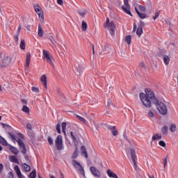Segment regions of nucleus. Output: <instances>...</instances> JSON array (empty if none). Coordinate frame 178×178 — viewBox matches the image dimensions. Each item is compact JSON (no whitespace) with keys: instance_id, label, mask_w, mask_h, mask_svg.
I'll use <instances>...</instances> for the list:
<instances>
[{"instance_id":"nucleus-1","label":"nucleus","mask_w":178,"mask_h":178,"mask_svg":"<svg viewBox=\"0 0 178 178\" xmlns=\"http://www.w3.org/2000/svg\"><path fill=\"white\" fill-rule=\"evenodd\" d=\"M139 97L143 105H144L145 108H151V101L154 104V102L158 99L155 97L154 91L149 88L145 89V94L144 92H140Z\"/></svg>"},{"instance_id":"nucleus-2","label":"nucleus","mask_w":178,"mask_h":178,"mask_svg":"<svg viewBox=\"0 0 178 178\" xmlns=\"http://www.w3.org/2000/svg\"><path fill=\"white\" fill-rule=\"evenodd\" d=\"M9 137H10L12 141L15 143V141L17 142L18 145H19L20 151L24 155L27 154V149L26 148V145L24 142L22 140V139L16 138V136L14 135L13 132H8Z\"/></svg>"},{"instance_id":"nucleus-3","label":"nucleus","mask_w":178,"mask_h":178,"mask_svg":"<svg viewBox=\"0 0 178 178\" xmlns=\"http://www.w3.org/2000/svg\"><path fill=\"white\" fill-rule=\"evenodd\" d=\"M153 104L156 105V108L161 115H168V107L166 106V104L162 102H159L158 99Z\"/></svg>"},{"instance_id":"nucleus-4","label":"nucleus","mask_w":178,"mask_h":178,"mask_svg":"<svg viewBox=\"0 0 178 178\" xmlns=\"http://www.w3.org/2000/svg\"><path fill=\"white\" fill-rule=\"evenodd\" d=\"M33 8L35 12L38 15L41 23H44V13L42 12V8H41L38 4H34Z\"/></svg>"},{"instance_id":"nucleus-5","label":"nucleus","mask_w":178,"mask_h":178,"mask_svg":"<svg viewBox=\"0 0 178 178\" xmlns=\"http://www.w3.org/2000/svg\"><path fill=\"white\" fill-rule=\"evenodd\" d=\"M56 147L58 149V151H62L63 149V139L62 138L61 135H58L55 140Z\"/></svg>"},{"instance_id":"nucleus-6","label":"nucleus","mask_w":178,"mask_h":178,"mask_svg":"<svg viewBox=\"0 0 178 178\" xmlns=\"http://www.w3.org/2000/svg\"><path fill=\"white\" fill-rule=\"evenodd\" d=\"M72 165L74 168H75V169H76V170L80 172L81 175H84V168H83V166H81L80 163L76 160H72Z\"/></svg>"},{"instance_id":"nucleus-7","label":"nucleus","mask_w":178,"mask_h":178,"mask_svg":"<svg viewBox=\"0 0 178 178\" xmlns=\"http://www.w3.org/2000/svg\"><path fill=\"white\" fill-rule=\"evenodd\" d=\"M10 63H12V58L6 56L2 60V62L0 63V66L1 67H6L9 66Z\"/></svg>"},{"instance_id":"nucleus-8","label":"nucleus","mask_w":178,"mask_h":178,"mask_svg":"<svg viewBox=\"0 0 178 178\" xmlns=\"http://www.w3.org/2000/svg\"><path fill=\"white\" fill-rule=\"evenodd\" d=\"M43 57L47 60V62L54 66V63L52 62V56L49 55V51L43 49Z\"/></svg>"},{"instance_id":"nucleus-9","label":"nucleus","mask_w":178,"mask_h":178,"mask_svg":"<svg viewBox=\"0 0 178 178\" xmlns=\"http://www.w3.org/2000/svg\"><path fill=\"white\" fill-rule=\"evenodd\" d=\"M106 29L109 30L111 35H115V30H116V24L115 22H111L108 25Z\"/></svg>"},{"instance_id":"nucleus-10","label":"nucleus","mask_w":178,"mask_h":178,"mask_svg":"<svg viewBox=\"0 0 178 178\" xmlns=\"http://www.w3.org/2000/svg\"><path fill=\"white\" fill-rule=\"evenodd\" d=\"M90 170L95 177H101V172H99V170L97 169L95 166H91Z\"/></svg>"},{"instance_id":"nucleus-11","label":"nucleus","mask_w":178,"mask_h":178,"mask_svg":"<svg viewBox=\"0 0 178 178\" xmlns=\"http://www.w3.org/2000/svg\"><path fill=\"white\" fill-rule=\"evenodd\" d=\"M130 152H131V158L132 159L135 168H137V163L136 162V159H137V156L136 155V150L134 149H131Z\"/></svg>"},{"instance_id":"nucleus-12","label":"nucleus","mask_w":178,"mask_h":178,"mask_svg":"<svg viewBox=\"0 0 178 178\" xmlns=\"http://www.w3.org/2000/svg\"><path fill=\"white\" fill-rule=\"evenodd\" d=\"M108 130H111L113 136H118L119 134V132L118 131V128H116V126H107Z\"/></svg>"},{"instance_id":"nucleus-13","label":"nucleus","mask_w":178,"mask_h":178,"mask_svg":"<svg viewBox=\"0 0 178 178\" xmlns=\"http://www.w3.org/2000/svg\"><path fill=\"white\" fill-rule=\"evenodd\" d=\"M83 70H84V68L81 65H75V73L77 76H80L83 73Z\"/></svg>"},{"instance_id":"nucleus-14","label":"nucleus","mask_w":178,"mask_h":178,"mask_svg":"<svg viewBox=\"0 0 178 178\" xmlns=\"http://www.w3.org/2000/svg\"><path fill=\"white\" fill-rule=\"evenodd\" d=\"M126 7L124 6H122V9L124 10V12L125 13H127V15H129V16H133V15H131V11H130V4L128 5H125Z\"/></svg>"},{"instance_id":"nucleus-15","label":"nucleus","mask_w":178,"mask_h":178,"mask_svg":"<svg viewBox=\"0 0 178 178\" xmlns=\"http://www.w3.org/2000/svg\"><path fill=\"white\" fill-rule=\"evenodd\" d=\"M81 152L82 156H85L86 159L88 158V153H87V148H86V146H81Z\"/></svg>"},{"instance_id":"nucleus-16","label":"nucleus","mask_w":178,"mask_h":178,"mask_svg":"<svg viewBox=\"0 0 178 178\" xmlns=\"http://www.w3.org/2000/svg\"><path fill=\"white\" fill-rule=\"evenodd\" d=\"M14 170L19 178H23V175H22V171H20V168H19V165H15L14 168Z\"/></svg>"},{"instance_id":"nucleus-17","label":"nucleus","mask_w":178,"mask_h":178,"mask_svg":"<svg viewBox=\"0 0 178 178\" xmlns=\"http://www.w3.org/2000/svg\"><path fill=\"white\" fill-rule=\"evenodd\" d=\"M135 11L140 19H145V17H147V14L138 11V8H137V7L135 8Z\"/></svg>"},{"instance_id":"nucleus-18","label":"nucleus","mask_w":178,"mask_h":178,"mask_svg":"<svg viewBox=\"0 0 178 178\" xmlns=\"http://www.w3.org/2000/svg\"><path fill=\"white\" fill-rule=\"evenodd\" d=\"M9 149L13 152V154H15V155H17L19 154V151L17 149V147H13L11 145H8Z\"/></svg>"},{"instance_id":"nucleus-19","label":"nucleus","mask_w":178,"mask_h":178,"mask_svg":"<svg viewBox=\"0 0 178 178\" xmlns=\"http://www.w3.org/2000/svg\"><path fill=\"white\" fill-rule=\"evenodd\" d=\"M70 136H71V138H72V140H74V145H76V144H77V134L76 132H73V131H70Z\"/></svg>"},{"instance_id":"nucleus-20","label":"nucleus","mask_w":178,"mask_h":178,"mask_svg":"<svg viewBox=\"0 0 178 178\" xmlns=\"http://www.w3.org/2000/svg\"><path fill=\"white\" fill-rule=\"evenodd\" d=\"M75 151L72 154V159H76L77 158V156H79V147L77 146V144L75 143Z\"/></svg>"},{"instance_id":"nucleus-21","label":"nucleus","mask_w":178,"mask_h":178,"mask_svg":"<svg viewBox=\"0 0 178 178\" xmlns=\"http://www.w3.org/2000/svg\"><path fill=\"white\" fill-rule=\"evenodd\" d=\"M27 134H28L29 137H30L31 140L32 142L35 141V134H34V131H27Z\"/></svg>"},{"instance_id":"nucleus-22","label":"nucleus","mask_w":178,"mask_h":178,"mask_svg":"<svg viewBox=\"0 0 178 178\" xmlns=\"http://www.w3.org/2000/svg\"><path fill=\"white\" fill-rule=\"evenodd\" d=\"M30 60H31V54L30 53H27L26 59V67H29V66H30Z\"/></svg>"},{"instance_id":"nucleus-23","label":"nucleus","mask_w":178,"mask_h":178,"mask_svg":"<svg viewBox=\"0 0 178 178\" xmlns=\"http://www.w3.org/2000/svg\"><path fill=\"white\" fill-rule=\"evenodd\" d=\"M107 175L109 177H113V178H119V177H118V175H116L115 172H113L112 170H107Z\"/></svg>"},{"instance_id":"nucleus-24","label":"nucleus","mask_w":178,"mask_h":178,"mask_svg":"<svg viewBox=\"0 0 178 178\" xmlns=\"http://www.w3.org/2000/svg\"><path fill=\"white\" fill-rule=\"evenodd\" d=\"M10 162H13L14 163H17L19 165V159L16 156H10Z\"/></svg>"},{"instance_id":"nucleus-25","label":"nucleus","mask_w":178,"mask_h":178,"mask_svg":"<svg viewBox=\"0 0 178 178\" xmlns=\"http://www.w3.org/2000/svg\"><path fill=\"white\" fill-rule=\"evenodd\" d=\"M38 34L40 37H43L44 35V29H42V27H41V25H38Z\"/></svg>"},{"instance_id":"nucleus-26","label":"nucleus","mask_w":178,"mask_h":178,"mask_svg":"<svg viewBox=\"0 0 178 178\" xmlns=\"http://www.w3.org/2000/svg\"><path fill=\"white\" fill-rule=\"evenodd\" d=\"M19 47H20L21 49H23V50L26 49V40H24V39H22L21 40Z\"/></svg>"},{"instance_id":"nucleus-27","label":"nucleus","mask_w":178,"mask_h":178,"mask_svg":"<svg viewBox=\"0 0 178 178\" xmlns=\"http://www.w3.org/2000/svg\"><path fill=\"white\" fill-rule=\"evenodd\" d=\"M22 168H24L25 172H30V170H31L30 165H27V163H23Z\"/></svg>"},{"instance_id":"nucleus-28","label":"nucleus","mask_w":178,"mask_h":178,"mask_svg":"<svg viewBox=\"0 0 178 178\" xmlns=\"http://www.w3.org/2000/svg\"><path fill=\"white\" fill-rule=\"evenodd\" d=\"M136 34L139 36L141 35V34H143V27H141V25L138 26Z\"/></svg>"},{"instance_id":"nucleus-29","label":"nucleus","mask_w":178,"mask_h":178,"mask_svg":"<svg viewBox=\"0 0 178 178\" xmlns=\"http://www.w3.org/2000/svg\"><path fill=\"white\" fill-rule=\"evenodd\" d=\"M163 61H164L165 65H169V62H170V58H169L168 56L165 55L163 56Z\"/></svg>"},{"instance_id":"nucleus-30","label":"nucleus","mask_w":178,"mask_h":178,"mask_svg":"<svg viewBox=\"0 0 178 178\" xmlns=\"http://www.w3.org/2000/svg\"><path fill=\"white\" fill-rule=\"evenodd\" d=\"M168 130H169V128H168V126L165 125L161 129V132L163 133V134L166 135L168 134Z\"/></svg>"},{"instance_id":"nucleus-31","label":"nucleus","mask_w":178,"mask_h":178,"mask_svg":"<svg viewBox=\"0 0 178 178\" xmlns=\"http://www.w3.org/2000/svg\"><path fill=\"white\" fill-rule=\"evenodd\" d=\"M111 106H113V103L112 102V100L111 99H108L107 101V104L106 105L107 109L111 108Z\"/></svg>"},{"instance_id":"nucleus-32","label":"nucleus","mask_w":178,"mask_h":178,"mask_svg":"<svg viewBox=\"0 0 178 178\" xmlns=\"http://www.w3.org/2000/svg\"><path fill=\"white\" fill-rule=\"evenodd\" d=\"M29 178H36L37 177V172L35 170H33L29 176Z\"/></svg>"},{"instance_id":"nucleus-33","label":"nucleus","mask_w":178,"mask_h":178,"mask_svg":"<svg viewBox=\"0 0 178 178\" xmlns=\"http://www.w3.org/2000/svg\"><path fill=\"white\" fill-rule=\"evenodd\" d=\"M81 27L83 31H87V22H86V21H82Z\"/></svg>"},{"instance_id":"nucleus-34","label":"nucleus","mask_w":178,"mask_h":178,"mask_svg":"<svg viewBox=\"0 0 178 178\" xmlns=\"http://www.w3.org/2000/svg\"><path fill=\"white\" fill-rule=\"evenodd\" d=\"M125 41L129 45H130V44H131V35L126 36Z\"/></svg>"},{"instance_id":"nucleus-35","label":"nucleus","mask_w":178,"mask_h":178,"mask_svg":"<svg viewBox=\"0 0 178 178\" xmlns=\"http://www.w3.org/2000/svg\"><path fill=\"white\" fill-rule=\"evenodd\" d=\"M62 130L63 133H64V136L66 137V122L62 123Z\"/></svg>"},{"instance_id":"nucleus-36","label":"nucleus","mask_w":178,"mask_h":178,"mask_svg":"<svg viewBox=\"0 0 178 178\" xmlns=\"http://www.w3.org/2000/svg\"><path fill=\"white\" fill-rule=\"evenodd\" d=\"M22 111L25 112V113H29L30 112V108L27 106H23Z\"/></svg>"},{"instance_id":"nucleus-37","label":"nucleus","mask_w":178,"mask_h":178,"mask_svg":"<svg viewBox=\"0 0 178 178\" xmlns=\"http://www.w3.org/2000/svg\"><path fill=\"white\" fill-rule=\"evenodd\" d=\"M77 118H78L79 120H80V122H82V123H84L85 124H87V120H86L84 119V118H83L81 116H79V115H77Z\"/></svg>"},{"instance_id":"nucleus-38","label":"nucleus","mask_w":178,"mask_h":178,"mask_svg":"<svg viewBox=\"0 0 178 178\" xmlns=\"http://www.w3.org/2000/svg\"><path fill=\"white\" fill-rule=\"evenodd\" d=\"M40 80L42 81V83H47V75L45 74H43L41 78H40Z\"/></svg>"},{"instance_id":"nucleus-39","label":"nucleus","mask_w":178,"mask_h":178,"mask_svg":"<svg viewBox=\"0 0 178 178\" xmlns=\"http://www.w3.org/2000/svg\"><path fill=\"white\" fill-rule=\"evenodd\" d=\"M170 130L172 131V133L176 131V124H172L170 127Z\"/></svg>"},{"instance_id":"nucleus-40","label":"nucleus","mask_w":178,"mask_h":178,"mask_svg":"<svg viewBox=\"0 0 178 178\" xmlns=\"http://www.w3.org/2000/svg\"><path fill=\"white\" fill-rule=\"evenodd\" d=\"M56 130L57 131V133H58V134H60L62 133V131H60V124H57L56 127Z\"/></svg>"},{"instance_id":"nucleus-41","label":"nucleus","mask_w":178,"mask_h":178,"mask_svg":"<svg viewBox=\"0 0 178 178\" xmlns=\"http://www.w3.org/2000/svg\"><path fill=\"white\" fill-rule=\"evenodd\" d=\"M47 141L49 145H54V140H52V138H51V136H48Z\"/></svg>"},{"instance_id":"nucleus-42","label":"nucleus","mask_w":178,"mask_h":178,"mask_svg":"<svg viewBox=\"0 0 178 178\" xmlns=\"http://www.w3.org/2000/svg\"><path fill=\"white\" fill-rule=\"evenodd\" d=\"M168 159H169V156H166L165 158L164 159H163L164 168L166 167V165L168 163Z\"/></svg>"},{"instance_id":"nucleus-43","label":"nucleus","mask_w":178,"mask_h":178,"mask_svg":"<svg viewBox=\"0 0 178 178\" xmlns=\"http://www.w3.org/2000/svg\"><path fill=\"white\" fill-rule=\"evenodd\" d=\"M26 129L28 130H30V131H31V130H33V125L30 122H28L26 124Z\"/></svg>"},{"instance_id":"nucleus-44","label":"nucleus","mask_w":178,"mask_h":178,"mask_svg":"<svg viewBox=\"0 0 178 178\" xmlns=\"http://www.w3.org/2000/svg\"><path fill=\"white\" fill-rule=\"evenodd\" d=\"M159 145L161 146V147H163V148H165V147H166V143H165V141L163 140H160L159 142Z\"/></svg>"},{"instance_id":"nucleus-45","label":"nucleus","mask_w":178,"mask_h":178,"mask_svg":"<svg viewBox=\"0 0 178 178\" xmlns=\"http://www.w3.org/2000/svg\"><path fill=\"white\" fill-rule=\"evenodd\" d=\"M158 136H159V134H154L152 136V141H155V140H159V139H158Z\"/></svg>"},{"instance_id":"nucleus-46","label":"nucleus","mask_w":178,"mask_h":178,"mask_svg":"<svg viewBox=\"0 0 178 178\" xmlns=\"http://www.w3.org/2000/svg\"><path fill=\"white\" fill-rule=\"evenodd\" d=\"M58 92L60 97H62L63 101H66V97H65V95H63V93H62L60 92V90H58Z\"/></svg>"},{"instance_id":"nucleus-47","label":"nucleus","mask_w":178,"mask_h":178,"mask_svg":"<svg viewBox=\"0 0 178 178\" xmlns=\"http://www.w3.org/2000/svg\"><path fill=\"white\" fill-rule=\"evenodd\" d=\"M0 144H2L3 145H8L9 147V144H8V141L5 140V138H3V140H1V143Z\"/></svg>"},{"instance_id":"nucleus-48","label":"nucleus","mask_w":178,"mask_h":178,"mask_svg":"<svg viewBox=\"0 0 178 178\" xmlns=\"http://www.w3.org/2000/svg\"><path fill=\"white\" fill-rule=\"evenodd\" d=\"M109 18H106V22L104 24V27L106 29L108 27V24H109Z\"/></svg>"},{"instance_id":"nucleus-49","label":"nucleus","mask_w":178,"mask_h":178,"mask_svg":"<svg viewBox=\"0 0 178 178\" xmlns=\"http://www.w3.org/2000/svg\"><path fill=\"white\" fill-rule=\"evenodd\" d=\"M8 178H15V175H13V172L12 171H10L8 173Z\"/></svg>"},{"instance_id":"nucleus-50","label":"nucleus","mask_w":178,"mask_h":178,"mask_svg":"<svg viewBox=\"0 0 178 178\" xmlns=\"http://www.w3.org/2000/svg\"><path fill=\"white\" fill-rule=\"evenodd\" d=\"M78 13L79 15H80V16H81V17H84V16H86L87 13L86 11L81 12L79 10L78 11Z\"/></svg>"},{"instance_id":"nucleus-51","label":"nucleus","mask_w":178,"mask_h":178,"mask_svg":"<svg viewBox=\"0 0 178 178\" xmlns=\"http://www.w3.org/2000/svg\"><path fill=\"white\" fill-rule=\"evenodd\" d=\"M138 8L140 9V12H145V6L139 5Z\"/></svg>"},{"instance_id":"nucleus-52","label":"nucleus","mask_w":178,"mask_h":178,"mask_svg":"<svg viewBox=\"0 0 178 178\" xmlns=\"http://www.w3.org/2000/svg\"><path fill=\"white\" fill-rule=\"evenodd\" d=\"M14 40L17 44H19V33L14 36Z\"/></svg>"},{"instance_id":"nucleus-53","label":"nucleus","mask_w":178,"mask_h":178,"mask_svg":"<svg viewBox=\"0 0 178 178\" xmlns=\"http://www.w3.org/2000/svg\"><path fill=\"white\" fill-rule=\"evenodd\" d=\"M158 17H159V11L156 12L155 16L153 17V19H154V20H155V19H158Z\"/></svg>"},{"instance_id":"nucleus-54","label":"nucleus","mask_w":178,"mask_h":178,"mask_svg":"<svg viewBox=\"0 0 178 178\" xmlns=\"http://www.w3.org/2000/svg\"><path fill=\"white\" fill-rule=\"evenodd\" d=\"M32 91L33 92H39L40 90L38 88L32 87Z\"/></svg>"},{"instance_id":"nucleus-55","label":"nucleus","mask_w":178,"mask_h":178,"mask_svg":"<svg viewBox=\"0 0 178 178\" xmlns=\"http://www.w3.org/2000/svg\"><path fill=\"white\" fill-rule=\"evenodd\" d=\"M148 116H149V118H154V117L155 116V114H154V112L149 111V112L148 113Z\"/></svg>"},{"instance_id":"nucleus-56","label":"nucleus","mask_w":178,"mask_h":178,"mask_svg":"<svg viewBox=\"0 0 178 178\" xmlns=\"http://www.w3.org/2000/svg\"><path fill=\"white\" fill-rule=\"evenodd\" d=\"M2 172H3V164L0 163V174H2Z\"/></svg>"},{"instance_id":"nucleus-57","label":"nucleus","mask_w":178,"mask_h":178,"mask_svg":"<svg viewBox=\"0 0 178 178\" xmlns=\"http://www.w3.org/2000/svg\"><path fill=\"white\" fill-rule=\"evenodd\" d=\"M17 136H18V137H19V138H22V139L24 140V135H23V134H22V133H18V134H17Z\"/></svg>"},{"instance_id":"nucleus-58","label":"nucleus","mask_w":178,"mask_h":178,"mask_svg":"<svg viewBox=\"0 0 178 178\" xmlns=\"http://www.w3.org/2000/svg\"><path fill=\"white\" fill-rule=\"evenodd\" d=\"M1 126L5 129V127H9L10 129V127L8 124L1 123Z\"/></svg>"},{"instance_id":"nucleus-59","label":"nucleus","mask_w":178,"mask_h":178,"mask_svg":"<svg viewBox=\"0 0 178 178\" xmlns=\"http://www.w3.org/2000/svg\"><path fill=\"white\" fill-rule=\"evenodd\" d=\"M22 30V25L19 24V26H18V35H20V31Z\"/></svg>"},{"instance_id":"nucleus-60","label":"nucleus","mask_w":178,"mask_h":178,"mask_svg":"<svg viewBox=\"0 0 178 178\" xmlns=\"http://www.w3.org/2000/svg\"><path fill=\"white\" fill-rule=\"evenodd\" d=\"M140 67H143V69H145V63H144V62H141L140 63Z\"/></svg>"},{"instance_id":"nucleus-61","label":"nucleus","mask_w":178,"mask_h":178,"mask_svg":"<svg viewBox=\"0 0 178 178\" xmlns=\"http://www.w3.org/2000/svg\"><path fill=\"white\" fill-rule=\"evenodd\" d=\"M47 40H49L50 41H53L54 40V37H52V35H48L47 37Z\"/></svg>"},{"instance_id":"nucleus-62","label":"nucleus","mask_w":178,"mask_h":178,"mask_svg":"<svg viewBox=\"0 0 178 178\" xmlns=\"http://www.w3.org/2000/svg\"><path fill=\"white\" fill-rule=\"evenodd\" d=\"M57 3L58 5H63V0H57Z\"/></svg>"},{"instance_id":"nucleus-63","label":"nucleus","mask_w":178,"mask_h":178,"mask_svg":"<svg viewBox=\"0 0 178 178\" xmlns=\"http://www.w3.org/2000/svg\"><path fill=\"white\" fill-rule=\"evenodd\" d=\"M28 31H31V26L30 25H27L25 26Z\"/></svg>"},{"instance_id":"nucleus-64","label":"nucleus","mask_w":178,"mask_h":178,"mask_svg":"<svg viewBox=\"0 0 178 178\" xmlns=\"http://www.w3.org/2000/svg\"><path fill=\"white\" fill-rule=\"evenodd\" d=\"M145 24L144 23V22L143 21H140V24H138V26H141V27H143V26H145Z\"/></svg>"}]
</instances>
